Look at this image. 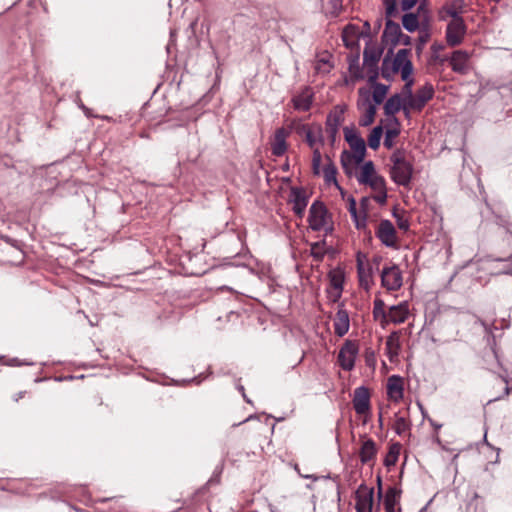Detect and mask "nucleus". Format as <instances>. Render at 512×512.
I'll list each match as a JSON object with an SVG mask.
<instances>
[{"mask_svg":"<svg viewBox=\"0 0 512 512\" xmlns=\"http://www.w3.org/2000/svg\"><path fill=\"white\" fill-rule=\"evenodd\" d=\"M399 44H403V45H406V46L410 45L411 44V38L408 35L403 34Z\"/></svg>","mask_w":512,"mask_h":512,"instance_id":"53","label":"nucleus"},{"mask_svg":"<svg viewBox=\"0 0 512 512\" xmlns=\"http://www.w3.org/2000/svg\"><path fill=\"white\" fill-rule=\"evenodd\" d=\"M314 101V91L311 87L305 86L300 91L296 92L292 98L291 103L293 108L299 112L309 111Z\"/></svg>","mask_w":512,"mask_h":512,"instance_id":"15","label":"nucleus"},{"mask_svg":"<svg viewBox=\"0 0 512 512\" xmlns=\"http://www.w3.org/2000/svg\"><path fill=\"white\" fill-rule=\"evenodd\" d=\"M404 99L399 94H395L388 98L384 104V113L386 116H394L401 109H403Z\"/></svg>","mask_w":512,"mask_h":512,"instance_id":"27","label":"nucleus"},{"mask_svg":"<svg viewBox=\"0 0 512 512\" xmlns=\"http://www.w3.org/2000/svg\"><path fill=\"white\" fill-rule=\"evenodd\" d=\"M509 393H510V388H509L508 386H506V387L504 388V395H506V396H507Z\"/></svg>","mask_w":512,"mask_h":512,"instance_id":"58","label":"nucleus"},{"mask_svg":"<svg viewBox=\"0 0 512 512\" xmlns=\"http://www.w3.org/2000/svg\"><path fill=\"white\" fill-rule=\"evenodd\" d=\"M403 36L401 27L398 23L391 19L386 20L385 28L383 31V38L387 43H390L392 47H395L401 41Z\"/></svg>","mask_w":512,"mask_h":512,"instance_id":"21","label":"nucleus"},{"mask_svg":"<svg viewBox=\"0 0 512 512\" xmlns=\"http://www.w3.org/2000/svg\"><path fill=\"white\" fill-rule=\"evenodd\" d=\"M429 38H430V33L428 32V30L420 31L419 37H418L419 44L417 46L418 51H420L422 49V47L428 42Z\"/></svg>","mask_w":512,"mask_h":512,"instance_id":"45","label":"nucleus"},{"mask_svg":"<svg viewBox=\"0 0 512 512\" xmlns=\"http://www.w3.org/2000/svg\"><path fill=\"white\" fill-rule=\"evenodd\" d=\"M399 132L398 128L387 129L384 138V146L388 149L392 148L394 145V139L399 135Z\"/></svg>","mask_w":512,"mask_h":512,"instance_id":"40","label":"nucleus"},{"mask_svg":"<svg viewBox=\"0 0 512 512\" xmlns=\"http://www.w3.org/2000/svg\"><path fill=\"white\" fill-rule=\"evenodd\" d=\"M334 333L342 337L344 336L350 328V319L348 312L343 308V305L338 309L335 317H334Z\"/></svg>","mask_w":512,"mask_h":512,"instance_id":"22","label":"nucleus"},{"mask_svg":"<svg viewBox=\"0 0 512 512\" xmlns=\"http://www.w3.org/2000/svg\"><path fill=\"white\" fill-rule=\"evenodd\" d=\"M386 9V17L387 19H391L397 16V3L396 0H383Z\"/></svg>","mask_w":512,"mask_h":512,"instance_id":"41","label":"nucleus"},{"mask_svg":"<svg viewBox=\"0 0 512 512\" xmlns=\"http://www.w3.org/2000/svg\"><path fill=\"white\" fill-rule=\"evenodd\" d=\"M327 293H328V298L332 302H337L341 298V295H342V291L334 290L333 288H328Z\"/></svg>","mask_w":512,"mask_h":512,"instance_id":"49","label":"nucleus"},{"mask_svg":"<svg viewBox=\"0 0 512 512\" xmlns=\"http://www.w3.org/2000/svg\"><path fill=\"white\" fill-rule=\"evenodd\" d=\"M471 54L466 50H455L449 60L450 66L455 73L466 75L470 71Z\"/></svg>","mask_w":512,"mask_h":512,"instance_id":"16","label":"nucleus"},{"mask_svg":"<svg viewBox=\"0 0 512 512\" xmlns=\"http://www.w3.org/2000/svg\"><path fill=\"white\" fill-rule=\"evenodd\" d=\"M372 314L382 328H386L389 324L399 325L404 323L410 315L409 304L407 301H402L386 310L385 302L381 298H375Z\"/></svg>","mask_w":512,"mask_h":512,"instance_id":"1","label":"nucleus"},{"mask_svg":"<svg viewBox=\"0 0 512 512\" xmlns=\"http://www.w3.org/2000/svg\"><path fill=\"white\" fill-rule=\"evenodd\" d=\"M293 211L299 217H302L308 204L305 192L301 188L293 187L291 189Z\"/></svg>","mask_w":512,"mask_h":512,"instance_id":"24","label":"nucleus"},{"mask_svg":"<svg viewBox=\"0 0 512 512\" xmlns=\"http://www.w3.org/2000/svg\"><path fill=\"white\" fill-rule=\"evenodd\" d=\"M374 502V489L361 484L355 492L356 512H372Z\"/></svg>","mask_w":512,"mask_h":512,"instance_id":"12","label":"nucleus"},{"mask_svg":"<svg viewBox=\"0 0 512 512\" xmlns=\"http://www.w3.org/2000/svg\"><path fill=\"white\" fill-rule=\"evenodd\" d=\"M365 185H369L372 190L375 192L378 190H384L386 188L385 180L380 175H375L371 180H369Z\"/></svg>","mask_w":512,"mask_h":512,"instance_id":"38","label":"nucleus"},{"mask_svg":"<svg viewBox=\"0 0 512 512\" xmlns=\"http://www.w3.org/2000/svg\"><path fill=\"white\" fill-rule=\"evenodd\" d=\"M430 421V424L434 427V429L437 431L439 430L442 425L441 424H437L435 421H433L432 419L429 420Z\"/></svg>","mask_w":512,"mask_h":512,"instance_id":"55","label":"nucleus"},{"mask_svg":"<svg viewBox=\"0 0 512 512\" xmlns=\"http://www.w3.org/2000/svg\"><path fill=\"white\" fill-rule=\"evenodd\" d=\"M397 458H398V452L394 453L391 449L385 458V465L386 466L394 465L397 461Z\"/></svg>","mask_w":512,"mask_h":512,"instance_id":"50","label":"nucleus"},{"mask_svg":"<svg viewBox=\"0 0 512 512\" xmlns=\"http://www.w3.org/2000/svg\"><path fill=\"white\" fill-rule=\"evenodd\" d=\"M321 159L322 156L320 150L314 149L312 157V170L315 175L320 174Z\"/></svg>","mask_w":512,"mask_h":512,"instance_id":"43","label":"nucleus"},{"mask_svg":"<svg viewBox=\"0 0 512 512\" xmlns=\"http://www.w3.org/2000/svg\"><path fill=\"white\" fill-rule=\"evenodd\" d=\"M341 164L346 173H349L350 166L360 165L361 163H356V158L354 154L344 151L341 155Z\"/></svg>","mask_w":512,"mask_h":512,"instance_id":"37","label":"nucleus"},{"mask_svg":"<svg viewBox=\"0 0 512 512\" xmlns=\"http://www.w3.org/2000/svg\"><path fill=\"white\" fill-rule=\"evenodd\" d=\"M359 93H360V95H362V94H366L367 96H368V94H369V92H368L367 90H364V89H362V88H361V89H359Z\"/></svg>","mask_w":512,"mask_h":512,"instance_id":"57","label":"nucleus"},{"mask_svg":"<svg viewBox=\"0 0 512 512\" xmlns=\"http://www.w3.org/2000/svg\"><path fill=\"white\" fill-rule=\"evenodd\" d=\"M409 56V49L398 50L393 59H390L388 55H386L382 62V76L389 78L392 74L400 71L402 80H408L413 72V65Z\"/></svg>","mask_w":512,"mask_h":512,"instance_id":"2","label":"nucleus"},{"mask_svg":"<svg viewBox=\"0 0 512 512\" xmlns=\"http://www.w3.org/2000/svg\"><path fill=\"white\" fill-rule=\"evenodd\" d=\"M345 139L349 143L356 158V163H362L365 157L366 146L365 141L355 131L345 129Z\"/></svg>","mask_w":512,"mask_h":512,"instance_id":"17","label":"nucleus"},{"mask_svg":"<svg viewBox=\"0 0 512 512\" xmlns=\"http://www.w3.org/2000/svg\"><path fill=\"white\" fill-rule=\"evenodd\" d=\"M355 222V226L357 229H362L366 226V219L367 215L366 212L361 216L359 214H356V218H352Z\"/></svg>","mask_w":512,"mask_h":512,"instance_id":"47","label":"nucleus"},{"mask_svg":"<svg viewBox=\"0 0 512 512\" xmlns=\"http://www.w3.org/2000/svg\"><path fill=\"white\" fill-rule=\"evenodd\" d=\"M381 258L375 257L373 262H369L365 255L357 254V274L359 286L369 291L374 284V272L379 268Z\"/></svg>","mask_w":512,"mask_h":512,"instance_id":"5","label":"nucleus"},{"mask_svg":"<svg viewBox=\"0 0 512 512\" xmlns=\"http://www.w3.org/2000/svg\"><path fill=\"white\" fill-rule=\"evenodd\" d=\"M370 391L365 386L357 387L354 390L352 399L353 408L358 415H367L371 410Z\"/></svg>","mask_w":512,"mask_h":512,"instance_id":"14","label":"nucleus"},{"mask_svg":"<svg viewBox=\"0 0 512 512\" xmlns=\"http://www.w3.org/2000/svg\"><path fill=\"white\" fill-rule=\"evenodd\" d=\"M467 27L464 19H457L456 21H450L446 27L445 39L446 43L450 47H456L460 45L466 35Z\"/></svg>","mask_w":512,"mask_h":512,"instance_id":"11","label":"nucleus"},{"mask_svg":"<svg viewBox=\"0 0 512 512\" xmlns=\"http://www.w3.org/2000/svg\"><path fill=\"white\" fill-rule=\"evenodd\" d=\"M328 250L329 247L325 240L318 241L310 245V255L318 262L323 260Z\"/></svg>","mask_w":512,"mask_h":512,"instance_id":"30","label":"nucleus"},{"mask_svg":"<svg viewBox=\"0 0 512 512\" xmlns=\"http://www.w3.org/2000/svg\"><path fill=\"white\" fill-rule=\"evenodd\" d=\"M376 444L372 439H367L362 443L359 456L363 464L372 461L376 455Z\"/></svg>","mask_w":512,"mask_h":512,"instance_id":"26","label":"nucleus"},{"mask_svg":"<svg viewBox=\"0 0 512 512\" xmlns=\"http://www.w3.org/2000/svg\"><path fill=\"white\" fill-rule=\"evenodd\" d=\"M323 175H324V180H325L326 184H328V185L333 184L339 190L342 191V189H341V187L338 184L337 179H336L337 168H336V166L332 162H329V163H327L324 166V168H323Z\"/></svg>","mask_w":512,"mask_h":512,"instance_id":"32","label":"nucleus"},{"mask_svg":"<svg viewBox=\"0 0 512 512\" xmlns=\"http://www.w3.org/2000/svg\"><path fill=\"white\" fill-rule=\"evenodd\" d=\"M434 96V88L431 84L426 83L423 87L418 89L415 95L404 98L403 111L408 116L410 110L421 111L424 106Z\"/></svg>","mask_w":512,"mask_h":512,"instance_id":"7","label":"nucleus"},{"mask_svg":"<svg viewBox=\"0 0 512 512\" xmlns=\"http://www.w3.org/2000/svg\"><path fill=\"white\" fill-rule=\"evenodd\" d=\"M377 62V58L371 57L370 59H368L365 56L364 67L368 73V81L373 83L372 97L375 102V106L377 104H381L384 101L388 91V87L386 85L375 82L378 77Z\"/></svg>","mask_w":512,"mask_h":512,"instance_id":"6","label":"nucleus"},{"mask_svg":"<svg viewBox=\"0 0 512 512\" xmlns=\"http://www.w3.org/2000/svg\"><path fill=\"white\" fill-rule=\"evenodd\" d=\"M330 286L334 290L343 291L344 273L341 269L331 270L328 274Z\"/></svg>","mask_w":512,"mask_h":512,"instance_id":"31","label":"nucleus"},{"mask_svg":"<svg viewBox=\"0 0 512 512\" xmlns=\"http://www.w3.org/2000/svg\"><path fill=\"white\" fill-rule=\"evenodd\" d=\"M344 120V109L337 106L327 116L326 131L334 139Z\"/></svg>","mask_w":512,"mask_h":512,"instance_id":"19","label":"nucleus"},{"mask_svg":"<svg viewBox=\"0 0 512 512\" xmlns=\"http://www.w3.org/2000/svg\"><path fill=\"white\" fill-rule=\"evenodd\" d=\"M406 83H405V86H404V91L406 92L407 96L406 97H410V95H413L412 94V85H413V79L411 78V76L409 77L408 80H404Z\"/></svg>","mask_w":512,"mask_h":512,"instance_id":"52","label":"nucleus"},{"mask_svg":"<svg viewBox=\"0 0 512 512\" xmlns=\"http://www.w3.org/2000/svg\"><path fill=\"white\" fill-rule=\"evenodd\" d=\"M309 227L313 231H325L326 233L333 230V222L331 214L328 212L323 202L315 201L309 209L308 215Z\"/></svg>","mask_w":512,"mask_h":512,"instance_id":"4","label":"nucleus"},{"mask_svg":"<svg viewBox=\"0 0 512 512\" xmlns=\"http://www.w3.org/2000/svg\"><path fill=\"white\" fill-rule=\"evenodd\" d=\"M402 25L408 32H414L419 27L418 16L415 13H406L402 17Z\"/></svg>","mask_w":512,"mask_h":512,"instance_id":"34","label":"nucleus"},{"mask_svg":"<svg viewBox=\"0 0 512 512\" xmlns=\"http://www.w3.org/2000/svg\"><path fill=\"white\" fill-rule=\"evenodd\" d=\"M398 502V494L395 488L390 487L384 497L385 512H395V507Z\"/></svg>","mask_w":512,"mask_h":512,"instance_id":"33","label":"nucleus"},{"mask_svg":"<svg viewBox=\"0 0 512 512\" xmlns=\"http://www.w3.org/2000/svg\"><path fill=\"white\" fill-rule=\"evenodd\" d=\"M373 199L381 205L385 204L387 200L386 188L384 190L376 191V194L373 196Z\"/></svg>","mask_w":512,"mask_h":512,"instance_id":"46","label":"nucleus"},{"mask_svg":"<svg viewBox=\"0 0 512 512\" xmlns=\"http://www.w3.org/2000/svg\"><path fill=\"white\" fill-rule=\"evenodd\" d=\"M378 422H379L380 427H382V425H383V417H382V413H379V416H378Z\"/></svg>","mask_w":512,"mask_h":512,"instance_id":"56","label":"nucleus"},{"mask_svg":"<svg viewBox=\"0 0 512 512\" xmlns=\"http://www.w3.org/2000/svg\"><path fill=\"white\" fill-rule=\"evenodd\" d=\"M358 352L359 348L357 343L352 340H346L338 353V363L340 367L345 371L353 370Z\"/></svg>","mask_w":512,"mask_h":512,"instance_id":"9","label":"nucleus"},{"mask_svg":"<svg viewBox=\"0 0 512 512\" xmlns=\"http://www.w3.org/2000/svg\"><path fill=\"white\" fill-rule=\"evenodd\" d=\"M408 410L409 409L407 408L406 412L399 411L394 415L393 430L399 436H402L411 430L412 423Z\"/></svg>","mask_w":512,"mask_h":512,"instance_id":"23","label":"nucleus"},{"mask_svg":"<svg viewBox=\"0 0 512 512\" xmlns=\"http://www.w3.org/2000/svg\"><path fill=\"white\" fill-rule=\"evenodd\" d=\"M381 284L388 291L399 290L403 285L400 268L395 264L384 266L381 271Z\"/></svg>","mask_w":512,"mask_h":512,"instance_id":"8","label":"nucleus"},{"mask_svg":"<svg viewBox=\"0 0 512 512\" xmlns=\"http://www.w3.org/2000/svg\"><path fill=\"white\" fill-rule=\"evenodd\" d=\"M299 135L305 137V141L311 149H319L318 143L323 142L322 127L319 124H302L296 129Z\"/></svg>","mask_w":512,"mask_h":512,"instance_id":"13","label":"nucleus"},{"mask_svg":"<svg viewBox=\"0 0 512 512\" xmlns=\"http://www.w3.org/2000/svg\"><path fill=\"white\" fill-rule=\"evenodd\" d=\"M375 235L384 246L389 248H397V232L390 220H381L376 228Z\"/></svg>","mask_w":512,"mask_h":512,"instance_id":"10","label":"nucleus"},{"mask_svg":"<svg viewBox=\"0 0 512 512\" xmlns=\"http://www.w3.org/2000/svg\"><path fill=\"white\" fill-rule=\"evenodd\" d=\"M369 203V198L363 197L360 201L361 208L366 209Z\"/></svg>","mask_w":512,"mask_h":512,"instance_id":"54","label":"nucleus"},{"mask_svg":"<svg viewBox=\"0 0 512 512\" xmlns=\"http://www.w3.org/2000/svg\"><path fill=\"white\" fill-rule=\"evenodd\" d=\"M445 11H446L447 15H449L452 18L451 21H456L457 19H463L461 17L462 7L460 5L457 6L455 3H452L445 7Z\"/></svg>","mask_w":512,"mask_h":512,"instance_id":"39","label":"nucleus"},{"mask_svg":"<svg viewBox=\"0 0 512 512\" xmlns=\"http://www.w3.org/2000/svg\"><path fill=\"white\" fill-rule=\"evenodd\" d=\"M387 396L393 402H400L404 396L403 379L398 375H392L387 380Z\"/></svg>","mask_w":512,"mask_h":512,"instance_id":"18","label":"nucleus"},{"mask_svg":"<svg viewBox=\"0 0 512 512\" xmlns=\"http://www.w3.org/2000/svg\"><path fill=\"white\" fill-rule=\"evenodd\" d=\"M364 113L359 119V124L363 127H367L374 122L376 115V106L369 102L367 99L363 103Z\"/></svg>","mask_w":512,"mask_h":512,"instance_id":"28","label":"nucleus"},{"mask_svg":"<svg viewBox=\"0 0 512 512\" xmlns=\"http://www.w3.org/2000/svg\"><path fill=\"white\" fill-rule=\"evenodd\" d=\"M444 45L442 43H439V42H434L432 45H431V51H432V57L434 60L436 61H439L441 63L445 62L448 60L447 57H441L439 55V53L444 49Z\"/></svg>","mask_w":512,"mask_h":512,"instance_id":"42","label":"nucleus"},{"mask_svg":"<svg viewBox=\"0 0 512 512\" xmlns=\"http://www.w3.org/2000/svg\"><path fill=\"white\" fill-rule=\"evenodd\" d=\"M390 161L392 163L390 169L392 180L398 185L409 186L413 174V165L407 159L406 153L403 150L397 149L391 155Z\"/></svg>","mask_w":512,"mask_h":512,"instance_id":"3","label":"nucleus"},{"mask_svg":"<svg viewBox=\"0 0 512 512\" xmlns=\"http://www.w3.org/2000/svg\"><path fill=\"white\" fill-rule=\"evenodd\" d=\"M332 68L330 61L326 58H321L317 61L315 69L317 72L328 73Z\"/></svg>","mask_w":512,"mask_h":512,"instance_id":"44","label":"nucleus"},{"mask_svg":"<svg viewBox=\"0 0 512 512\" xmlns=\"http://www.w3.org/2000/svg\"><path fill=\"white\" fill-rule=\"evenodd\" d=\"M348 211L352 218H356L357 207H356V201L353 196L348 197Z\"/></svg>","mask_w":512,"mask_h":512,"instance_id":"48","label":"nucleus"},{"mask_svg":"<svg viewBox=\"0 0 512 512\" xmlns=\"http://www.w3.org/2000/svg\"><path fill=\"white\" fill-rule=\"evenodd\" d=\"M386 351L390 361L398 357L401 350L400 334L397 331L392 332L386 339Z\"/></svg>","mask_w":512,"mask_h":512,"instance_id":"25","label":"nucleus"},{"mask_svg":"<svg viewBox=\"0 0 512 512\" xmlns=\"http://www.w3.org/2000/svg\"><path fill=\"white\" fill-rule=\"evenodd\" d=\"M418 0H401L400 6L403 11H408L417 4Z\"/></svg>","mask_w":512,"mask_h":512,"instance_id":"51","label":"nucleus"},{"mask_svg":"<svg viewBox=\"0 0 512 512\" xmlns=\"http://www.w3.org/2000/svg\"><path fill=\"white\" fill-rule=\"evenodd\" d=\"M289 136V131L281 127L276 129L274 137L271 141V151L274 156L280 157L284 155L287 150L286 139Z\"/></svg>","mask_w":512,"mask_h":512,"instance_id":"20","label":"nucleus"},{"mask_svg":"<svg viewBox=\"0 0 512 512\" xmlns=\"http://www.w3.org/2000/svg\"><path fill=\"white\" fill-rule=\"evenodd\" d=\"M393 216L395 217L397 226L400 230L404 232L409 230L410 222L409 219L405 216L404 211H398L395 209L393 211Z\"/></svg>","mask_w":512,"mask_h":512,"instance_id":"36","label":"nucleus"},{"mask_svg":"<svg viewBox=\"0 0 512 512\" xmlns=\"http://www.w3.org/2000/svg\"><path fill=\"white\" fill-rule=\"evenodd\" d=\"M382 133L383 131L381 126H376L372 129L368 137V145L370 148L374 150L379 148Z\"/></svg>","mask_w":512,"mask_h":512,"instance_id":"35","label":"nucleus"},{"mask_svg":"<svg viewBox=\"0 0 512 512\" xmlns=\"http://www.w3.org/2000/svg\"><path fill=\"white\" fill-rule=\"evenodd\" d=\"M378 495H379V497H381V495H382V494H381V488H379Z\"/></svg>","mask_w":512,"mask_h":512,"instance_id":"59","label":"nucleus"},{"mask_svg":"<svg viewBox=\"0 0 512 512\" xmlns=\"http://www.w3.org/2000/svg\"><path fill=\"white\" fill-rule=\"evenodd\" d=\"M375 175H377V173L374 164L372 161H368L361 166L359 173L356 174V178L360 184H365Z\"/></svg>","mask_w":512,"mask_h":512,"instance_id":"29","label":"nucleus"}]
</instances>
